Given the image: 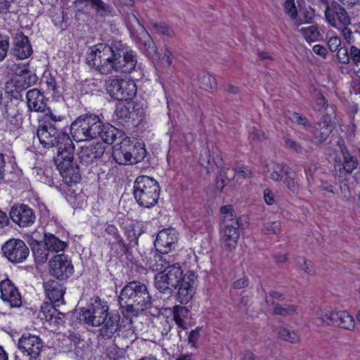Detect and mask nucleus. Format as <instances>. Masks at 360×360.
I'll use <instances>...</instances> for the list:
<instances>
[{
    "label": "nucleus",
    "mask_w": 360,
    "mask_h": 360,
    "mask_svg": "<svg viewBox=\"0 0 360 360\" xmlns=\"http://www.w3.org/2000/svg\"><path fill=\"white\" fill-rule=\"evenodd\" d=\"M285 179L283 182L286 187L293 193H297L299 190V182L297 179V174L289 168V172L285 174Z\"/></svg>",
    "instance_id": "39"
},
{
    "label": "nucleus",
    "mask_w": 360,
    "mask_h": 360,
    "mask_svg": "<svg viewBox=\"0 0 360 360\" xmlns=\"http://www.w3.org/2000/svg\"><path fill=\"white\" fill-rule=\"evenodd\" d=\"M337 146L342 155L343 162H342L340 160H335L334 166L336 169H338L340 174H350L357 168L359 162L355 156L349 153L343 139H339L337 141Z\"/></svg>",
    "instance_id": "14"
},
{
    "label": "nucleus",
    "mask_w": 360,
    "mask_h": 360,
    "mask_svg": "<svg viewBox=\"0 0 360 360\" xmlns=\"http://www.w3.org/2000/svg\"><path fill=\"white\" fill-rule=\"evenodd\" d=\"M200 83L205 89H213L217 86L216 79L207 73L203 74L200 77Z\"/></svg>",
    "instance_id": "50"
},
{
    "label": "nucleus",
    "mask_w": 360,
    "mask_h": 360,
    "mask_svg": "<svg viewBox=\"0 0 360 360\" xmlns=\"http://www.w3.org/2000/svg\"><path fill=\"white\" fill-rule=\"evenodd\" d=\"M335 311H330L327 309H319L315 311L316 318L321 323L328 325H333Z\"/></svg>",
    "instance_id": "42"
},
{
    "label": "nucleus",
    "mask_w": 360,
    "mask_h": 360,
    "mask_svg": "<svg viewBox=\"0 0 360 360\" xmlns=\"http://www.w3.org/2000/svg\"><path fill=\"white\" fill-rule=\"evenodd\" d=\"M283 301L285 297L283 293L278 291H271L268 295H266V302L267 304L272 305L273 307L276 304L274 302V300Z\"/></svg>",
    "instance_id": "60"
},
{
    "label": "nucleus",
    "mask_w": 360,
    "mask_h": 360,
    "mask_svg": "<svg viewBox=\"0 0 360 360\" xmlns=\"http://www.w3.org/2000/svg\"><path fill=\"white\" fill-rule=\"evenodd\" d=\"M44 244L50 252H59L63 250L67 244L65 242L56 238L52 233L44 234Z\"/></svg>",
    "instance_id": "31"
},
{
    "label": "nucleus",
    "mask_w": 360,
    "mask_h": 360,
    "mask_svg": "<svg viewBox=\"0 0 360 360\" xmlns=\"http://www.w3.org/2000/svg\"><path fill=\"white\" fill-rule=\"evenodd\" d=\"M284 142H285V146L288 148L295 151L296 153H297L299 155H304L307 152V150L302 146H301L298 142H297L296 141H295L294 139H292L290 137H288V136L285 137Z\"/></svg>",
    "instance_id": "47"
},
{
    "label": "nucleus",
    "mask_w": 360,
    "mask_h": 360,
    "mask_svg": "<svg viewBox=\"0 0 360 360\" xmlns=\"http://www.w3.org/2000/svg\"><path fill=\"white\" fill-rule=\"evenodd\" d=\"M74 150L72 149L70 153L62 152L54 158V162L63 178V181L67 184L77 182L80 179L77 166L73 162Z\"/></svg>",
    "instance_id": "8"
},
{
    "label": "nucleus",
    "mask_w": 360,
    "mask_h": 360,
    "mask_svg": "<svg viewBox=\"0 0 360 360\" xmlns=\"http://www.w3.org/2000/svg\"><path fill=\"white\" fill-rule=\"evenodd\" d=\"M35 172L37 173V176H39V178H38L39 181L46 183V184H48L51 181V178L49 176V174H50L49 169H42L41 168H37L35 169Z\"/></svg>",
    "instance_id": "63"
},
{
    "label": "nucleus",
    "mask_w": 360,
    "mask_h": 360,
    "mask_svg": "<svg viewBox=\"0 0 360 360\" xmlns=\"http://www.w3.org/2000/svg\"><path fill=\"white\" fill-rule=\"evenodd\" d=\"M44 289L46 297L55 306L59 307L63 303L65 290L58 281L49 280L44 283Z\"/></svg>",
    "instance_id": "24"
},
{
    "label": "nucleus",
    "mask_w": 360,
    "mask_h": 360,
    "mask_svg": "<svg viewBox=\"0 0 360 360\" xmlns=\"http://www.w3.org/2000/svg\"><path fill=\"white\" fill-rule=\"evenodd\" d=\"M32 252L35 262L38 264H44L47 261L50 251L44 243L34 245L32 249Z\"/></svg>",
    "instance_id": "35"
},
{
    "label": "nucleus",
    "mask_w": 360,
    "mask_h": 360,
    "mask_svg": "<svg viewBox=\"0 0 360 360\" xmlns=\"http://www.w3.org/2000/svg\"><path fill=\"white\" fill-rule=\"evenodd\" d=\"M175 258L165 252H152L147 259V266L153 271L162 272L175 263Z\"/></svg>",
    "instance_id": "21"
},
{
    "label": "nucleus",
    "mask_w": 360,
    "mask_h": 360,
    "mask_svg": "<svg viewBox=\"0 0 360 360\" xmlns=\"http://www.w3.org/2000/svg\"><path fill=\"white\" fill-rule=\"evenodd\" d=\"M120 316L117 314H109L100 329L101 335L105 338H111L118 330Z\"/></svg>",
    "instance_id": "27"
},
{
    "label": "nucleus",
    "mask_w": 360,
    "mask_h": 360,
    "mask_svg": "<svg viewBox=\"0 0 360 360\" xmlns=\"http://www.w3.org/2000/svg\"><path fill=\"white\" fill-rule=\"evenodd\" d=\"M86 63L102 75L129 74L136 71V53L121 41L99 43L89 48Z\"/></svg>",
    "instance_id": "1"
},
{
    "label": "nucleus",
    "mask_w": 360,
    "mask_h": 360,
    "mask_svg": "<svg viewBox=\"0 0 360 360\" xmlns=\"http://www.w3.org/2000/svg\"><path fill=\"white\" fill-rule=\"evenodd\" d=\"M106 89L112 98L118 101L132 100L137 93L136 85L131 79H110Z\"/></svg>",
    "instance_id": "9"
},
{
    "label": "nucleus",
    "mask_w": 360,
    "mask_h": 360,
    "mask_svg": "<svg viewBox=\"0 0 360 360\" xmlns=\"http://www.w3.org/2000/svg\"><path fill=\"white\" fill-rule=\"evenodd\" d=\"M125 235L127 240H129V246L134 247L136 245H137L139 234L137 233L136 231L133 226H129L126 228Z\"/></svg>",
    "instance_id": "52"
},
{
    "label": "nucleus",
    "mask_w": 360,
    "mask_h": 360,
    "mask_svg": "<svg viewBox=\"0 0 360 360\" xmlns=\"http://www.w3.org/2000/svg\"><path fill=\"white\" fill-rule=\"evenodd\" d=\"M105 232L111 236L116 243L121 247L126 248L127 245L119 233L117 228L113 224H108L105 228Z\"/></svg>",
    "instance_id": "45"
},
{
    "label": "nucleus",
    "mask_w": 360,
    "mask_h": 360,
    "mask_svg": "<svg viewBox=\"0 0 360 360\" xmlns=\"http://www.w3.org/2000/svg\"><path fill=\"white\" fill-rule=\"evenodd\" d=\"M10 217L20 227L30 226L36 220L34 211L25 204L13 206L10 211Z\"/></svg>",
    "instance_id": "15"
},
{
    "label": "nucleus",
    "mask_w": 360,
    "mask_h": 360,
    "mask_svg": "<svg viewBox=\"0 0 360 360\" xmlns=\"http://www.w3.org/2000/svg\"><path fill=\"white\" fill-rule=\"evenodd\" d=\"M200 162L203 166L210 162V153L207 146L203 147L200 152Z\"/></svg>",
    "instance_id": "64"
},
{
    "label": "nucleus",
    "mask_w": 360,
    "mask_h": 360,
    "mask_svg": "<svg viewBox=\"0 0 360 360\" xmlns=\"http://www.w3.org/2000/svg\"><path fill=\"white\" fill-rule=\"evenodd\" d=\"M130 107L125 105H117L115 110V115L117 120L124 121L131 117V112L129 110Z\"/></svg>",
    "instance_id": "49"
},
{
    "label": "nucleus",
    "mask_w": 360,
    "mask_h": 360,
    "mask_svg": "<svg viewBox=\"0 0 360 360\" xmlns=\"http://www.w3.org/2000/svg\"><path fill=\"white\" fill-rule=\"evenodd\" d=\"M312 108L316 111L325 112L323 115H327L330 112L328 111L330 108L334 110L332 106L328 104L326 98L320 93L317 94Z\"/></svg>",
    "instance_id": "41"
},
{
    "label": "nucleus",
    "mask_w": 360,
    "mask_h": 360,
    "mask_svg": "<svg viewBox=\"0 0 360 360\" xmlns=\"http://www.w3.org/2000/svg\"><path fill=\"white\" fill-rule=\"evenodd\" d=\"M140 43L139 44L140 49L144 50L148 55L152 56L157 53V47L147 32V35H139Z\"/></svg>",
    "instance_id": "37"
},
{
    "label": "nucleus",
    "mask_w": 360,
    "mask_h": 360,
    "mask_svg": "<svg viewBox=\"0 0 360 360\" xmlns=\"http://www.w3.org/2000/svg\"><path fill=\"white\" fill-rule=\"evenodd\" d=\"M4 255L13 264L25 262L30 255V250L25 243L19 238H11L1 247Z\"/></svg>",
    "instance_id": "10"
},
{
    "label": "nucleus",
    "mask_w": 360,
    "mask_h": 360,
    "mask_svg": "<svg viewBox=\"0 0 360 360\" xmlns=\"http://www.w3.org/2000/svg\"><path fill=\"white\" fill-rule=\"evenodd\" d=\"M129 155V154L127 141L124 139L120 146L114 148L112 157L115 162L119 165H126L131 164V159Z\"/></svg>",
    "instance_id": "30"
},
{
    "label": "nucleus",
    "mask_w": 360,
    "mask_h": 360,
    "mask_svg": "<svg viewBox=\"0 0 360 360\" xmlns=\"http://www.w3.org/2000/svg\"><path fill=\"white\" fill-rule=\"evenodd\" d=\"M65 117L62 115H56L54 114L50 109L48 110V112H46L44 118L42 121L50 122V123H53L55 125H57V123L62 122L65 120Z\"/></svg>",
    "instance_id": "59"
},
{
    "label": "nucleus",
    "mask_w": 360,
    "mask_h": 360,
    "mask_svg": "<svg viewBox=\"0 0 360 360\" xmlns=\"http://www.w3.org/2000/svg\"><path fill=\"white\" fill-rule=\"evenodd\" d=\"M278 334L281 339L291 343H296L300 340L299 335L295 331H292L286 328H279Z\"/></svg>",
    "instance_id": "43"
},
{
    "label": "nucleus",
    "mask_w": 360,
    "mask_h": 360,
    "mask_svg": "<svg viewBox=\"0 0 360 360\" xmlns=\"http://www.w3.org/2000/svg\"><path fill=\"white\" fill-rule=\"evenodd\" d=\"M119 335H121L124 338H127L131 341H133L136 339V334L134 330L132 328L131 321L128 323V327L120 326L119 328Z\"/></svg>",
    "instance_id": "53"
},
{
    "label": "nucleus",
    "mask_w": 360,
    "mask_h": 360,
    "mask_svg": "<svg viewBox=\"0 0 360 360\" xmlns=\"http://www.w3.org/2000/svg\"><path fill=\"white\" fill-rule=\"evenodd\" d=\"M49 266L51 274L61 281L66 280L74 271L71 260L65 254L55 255L49 262Z\"/></svg>",
    "instance_id": "11"
},
{
    "label": "nucleus",
    "mask_w": 360,
    "mask_h": 360,
    "mask_svg": "<svg viewBox=\"0 0 360 360\" xmlns=\"http://www.w3.org/2000/svg\"><path fill=\"white\" fill-rule=\"evenodd\" d=\"M43 78L46 83L48 91H51L53 94L59 93L56 80L51 74L44 75Z\"/></svg>",
    "instance_id": "55"
},
{
    "label": "nucleus",
    "mask_w": 360,
    "mask_h": 360,
    "mask_svg": "<svg viewBox=\"0 0 360 360\" xmlns=\"http://www.w3.org/2000/svg\"><path fill=\"white\" fill-rule=\"evenodd\" d=\"M0 292L1 298L10 307H19L22 305L21 296L18 290L9 279L0 282Z\"/></svg>",
    "instance_id": "19"
},
{
    "label": "nucleus",
    "mask_w": 360,
    "mask_h": 360,
    "mask_svg": "<svg viewBox=\"0 0 360 360\" xmlns=\"http://www.w3.org/2000/svg\"><path fill=\"white\" fill-rule=\"evenodd\" d=\"M105 152L103 143L98 142L96 144H89L81 148L78 153L79 161L82 164L88 166L94 164L101 158Z\"/></svg>",
    "instance_id": "20"
},
{
    "label": "nucleus",
    "mask_w": 360,
    "mask_h": 360,
    "mask_svg": "<svg viewBox=\"0 0 360 360\" xmlns=\"http://www.w3.org/2000/svg\"><path fill=\"white\" fill-rule=\"evenodd\" d=\"M239 227L238 221H233L232 223H227L224 226L221 230V234H227L233 236V238H239Z\"/></svg>",
    "instance_id": "44"
},
{
    "label": "nucleus",
    "mask_w": 360,
    "mask_h": 360,
    "mask_svg": "<svg viewBox=\"0 0 360 360\" xmlns=\"http://www.w3.org/2000/svg\"><path fill=\"white\" fill-rule=\"evenodd\" d=\"M328 111L330 112H328L327 115L323 116L322 121L316 123L314 126L312 141L316 144H320L324 142L333 129L332 120L335 111L330 108Z\"/></svg>",
    "instance_id": "17"
},
{
    "label": "nucleus",
    "mask_w": 360,
    "mask_h": 360,
    "mask_svg": "<svg viewBox=\"0 0 360 360\" xmlns=\"http://www.w3.org/2000/svg\"><path fill=\"white\" fill-rule=\"evenodd\" d=\"M337 58L341 63L348 64L349 63V53L345 47H340L338 50Z\"/></svg>",
    "instance_id": "62"
},
{
    "label": "nucleus",
    "mask_w": 360,
    "mask_h": 360,
    "mask_svg": "<svg viewBox=\"0 0 360 360\" xmlns=\"http://www.w3.org/2000/svg\"><path fill=\"white\" fill-rule=\"evenodd\" d=\"M158 182L148 176H139L134 185V195L138 204L145 208L153 207L160 195Z\"/></svg>",
    "instance_id": "5"
},
{
    "label": "nucleus",
    "mask_w": 360,
    "mask_h": 360,
    "mask_svg": "<svg viewBox=\"0 0 360 360\" xmlns=\"http://www.w3.org/2000/svg\"><path fill=\"white\" fill-rule=\"evenodd\" d=\"M151 30L155 33L165 35L167 37L172 38L175 36V32L172 27L163 22H151Z\"/></svg>",
    "instance_id": "36"
},
{
    "label": "nucleus",
    "mask_w": 360,
    "mask_h": 360,
    "mask_svg": "<svg viewBox=\"0 0 360 360\" xmlns=\"http://www.w3.org/2000/svg\"><path fill=\"white\" fill-rule=\"evenodd\" d=\"M20 103L17 101H7L2 110V115L8 123L11 130H15L21 127L22 116L20 112Z\"/></svg>",
    "instance_id": "18"
},
{
    "label": "nucleus",
    "mask_w": 360,
    "mask_h": 360,
    "mask_svg": "<svg viewBox=\"0 0 360 360\" xmlns=\"http://www.w3.org/2000/svg\"><path fill=\"white\" fill-rule=\"evenodd\" d=\"M326 6L325 18L327 22L333 27H338L337 21L343 26L349 25L350 18L345 9L338 2H324Z\"/></svg>",
    "instance_id": "13"
},
{
    "label": "nucleus",
    "mask_w": 360,
    "mask_h": 360,
    "mask_svg": "<svg viewBox=\"0 0 360 360\" xmlns=\"http://www.w3.org/2000/svg\"><path fill=\"white\" fill-rule=\"evenodd\" d=\"M151 296L145 284L132 281L126 285L119 296V304L122 314L127 319L136 316L140 311L152 305Z\"/></svg>",
    "instance_id": "3"
},
{
    "label": "nucleus",
    "mask_w": 360,
    "mask_h": 360,
    "mask_svg": "<svg viewBox=\"0 0 360 360\" xmlns=\"http://www.w3.org/2000/svg\"><path fill=\"white\" fill-rule=\"evenodd\" d=\"M70 131L76 141L101 138L103 142L112 144L116 139V129L104 124L95 114H84L77 117L70 125Z\"/></svg>",
    "instance_id": "2"
},
{
    "label": "nucleus",
    "mask_w": 360,
    "mask_h": 360,
    "mask_svg": "<svg viewBox=\"0 0 360 360\" xmlns=\"http://www.w3.org/2000/svg\"><path fill=\"white\" fill-rule=\"evenodd\" d=\"M75 3L76 4L86 3V5H90L97 15L102 18L116 15V9L102 0H75Z\"/></svg>",
    "instance_id": "26"
},
{
    "label": "nucleus",
    "mask_w": 360,
    "mask_h": 360,
    "mask_svg": "<svg viewBox=\"0 0 360 360\" xmlns=\"http://www.w3.org/2000/svg\"><path fill=\"white\" fill-rule=\"evenodd\" d=\"M124 140L127 141L129 156L131 159V164H136L143 160L146 153L143 144L136 139L125 138Z\"/></svg>",
    "instance_id": "28"
},
{
    "label": "nucleus",
    "mask_w": 360,
    "mask_h": 360,
    "mask_svg": "<svg viewBox=\"0 0 360 360\" xmlns=\"http://www.w3.org/2000/svg\"><path fill=\"white\" fill-rule=\"evenodd\" d=\"M18 347L20 352L31 360L39 356L43 342L38 335L27 333L20 338Z\"/></svg>",
    "instance_id": "12"
},
{
    "label": "nucleus",
    "mask_w": 360,
    "mask_h": 360,
    "mask_svg": "<svg viewBox=\"0 0 360 360\" xmlns=\"http://www.w3.org/2000/svg\"><path fill=\"white\" fill-rule=\"evenodd\" d=\"M12 54L18 59L22 60L28 58L32 53V49L29 43L28 38L22 32L16 34L13 40Z\"/></svg>",
    "instance_id": "23"
},
{
    "label": "nucleus",
    "mask_w": 360,
    "mask_h": 360,
    "mask_svg": "<svg viewBox=\"0 0 360 360\" xmlns=\"http://www.w3.org/2000/svg\"><path fill=\"white\" fill-rule=\"evenodd\" d=\"M289 168L286 165L272 162L266 172L270 179L275 181H279L282 179L283 174L289 172Z\"/></svg>",
    "instance_id": "32"
},
{
    "label": "nucleus",
    "mask_w": 360,
    "mask_h": 360,
    "mask_svg": "<svg viewBox=\"0 0 360 360\" xmlns=\"http://www.w3.org/2000/svg\"><path fill=\"white\" fill-rule=\"evenodd\" d=\"M221 240H223L224 246L229 250H232L236 247L238 238H233V236L230 235L221 234Z\"/></svg>",
    "instance_id": "61"
},
{
    "label": "nucleus",
    "mask_w": 360,
    "mask_h": 360,
    "mask_svg": "<svg viewBox=\"0 0 360 360\" xmlns=\"http://www.w3.org/2000/svg\"><path fill=\"white\" fill-rule=\"evenodd\" d=\"M27 105L30 111L45 112L46 102L44 95L37 89L29 90L26 94Z\"/></svg>",
    "instance_id": "25"
},
{
    "label": "nucleus",
    "mask_w": 360,
    "mask_h": 360,
    "mask_svg": "<svg viewBox=\"0 0 360 360\" xmlns=\"http://www.w3.org/2000/svg\"><path fill=\"white\" fill-rule=\"evenodd\" d=\"M178 238L179 233L176 229H162L158 233L154 243L156 250L168 253L176 247Z\"/></svg>",
    "instance_id": "16"
},
{
    "label": "nucleus",
    "mask_w": 360,
    "mask_h": 360,
    "mask_svg": "<svg viewBox=\"0 0 360 360\" xmlns=\"http://www.w3.org/2000/svg\"><path fill=\"white\" fill-rule=\"evenodd\" d=\"M179 285L177 300L181 304H186L192 299L195 292L194 274H186Z\"/></svg>",
    "instance_id": "22"
},
{
    "label": "nucleus",
    "mask_w": 360,
    "mask_h": 360,
    "mask_svg": "<svg viewBox=\"0 0 360 360\" xmlns=\"http://www.w3.org/2000/svg\"><path fill=\"white\" fill-rule=\"evenodd\" d=\"M357 67L360 66V49L354 46H352L349 51V60ZM360 77V68L357 72Z\"/></svg>",
    "instance_id": "57"
},
{
    "label": "nucleus",
    "mask_w": 360,
    "mask_h": 360,
    "mask_svg": "<svg viewBox=\"0 0 360 360\" xmlns=\"http://www.w3.org/2000/svg\"><path fill=\"white\" fill-rule=\"evenodd\" d=\"M108 314L107 302L97 296L91 297L86 307L80 309V319L94 327L101 326Z\"/></svg>",
    "instance_id": "6"
},
{
    "label": "nucleus",
    "mask_w": 360,
    "mask_h": 360,
    "mask_svg": "<svg viewBox=\"0 0 360 360\" xmlns=\"http://www.w3.org/2000/svg\"><path fill=\"white\" fill-rule=\"evenodd\" d=\"M298 32L309 43L319 41L321 37L320 32L316 25H310L308 27H302L298 30Z\"/></svg>",
    "instance_id": "34"
},
{
    "label": "nucleus",
    "mask_w": 360,
    "mask_h": 360,
    "mask_svg": "<svg viewBox=\"0 0 360 360\" xmlns=\"http://www.w3.org/2000/svg\"><path fill=\"white\" fill-rule=\"evenodd\" d=\"M188 314V309L184 306H175L174 307L173 315L175 323L182 328H185L184 319Z\"/></svg>",
    "instance_id": "40"
},
{
    "label": "nucleus",
    "mask_w": 360,
    "mask_h": 360,
    "mask_svg": "<svg viewBox=\"0 0 360 360\" xmlns=\"http://www.w3.org/2000/svg\"><path fill=\"white\" fill-rule=\"evenodd\" d=\"M108 356L114 360L122 358L124 355V351L122 349L118 347L115 345H112L108 347L107 349Z\"/></svg>",
    "instance_id": "58"
},
{
    "label": "nucleus",
    "mask_w": 360,
    "mask_h": 360,
    "mask_svg": "<svg viewBox=\"0 0 360 360\" xmlns=\"http://www.w3.org/2000/svg\"><path fill=\"white\" fill-rule=\"evenodd\" d=\"M285 12L290 15L291 18L295 19L297 15V10L295 4V0H285L284 4Z\"/></svg>",
    "instance_id": "56"
},
{
    "label": "nucleus",
    "mask_w": 360,
    "mask_h": 360,
    "mask_svg": "<svg viewBox=\"0 0 360 360\" xmlns=\"http://www.w3.org/2000/svg\"><path fill=\"white\" fill-rule=\"evenodd\" d=\"M37 136L44 148L56 147L57 155L60 154L61 150L70 153L72 149H75V145L70 136L60 131L58 129V125L50 122H41L37 130Z\"/></svg>",
    "instance_id": "4"
},
{
    "label": "nucleus",
    "mask_w": 360,
    "mask_h": 360,
    "mask_svg": "<svg viewBox=\"0 0 360 360\" xmlns=\"http://www.w3.org/2000/svg\"><path fill=\"white\" fill-rule=\"evenodd\" d=\"M221 213L223 214L224 226L227 223H232L233 221H238L231 205H225L221 207Z\"/></svg>",
    "instance_id": "46"
},
{
    "label": "nucleus",
    "mask_w": 360,
    "mask_h": 360,
    "mask_svg": "<svg viewBox=\"0 0 360 360\" xmlns=\"http://www.w3.org/2000/svg\"><path fill=\"white\" fill-rule=\"evenodd\" d=\"M273 314L282 316H290L298 314V306L293 304H276L273 307Z\"/></svg>",
    "instance_id": "33"
},
{
    "label": "nucleus",
    "mask_w": 360,
    "mask_h": 360,
    "mask_svg": "<svg viewBox=\"0 0 360 360\" xmlns=\"http://www.w3.org/2000/svg\"><path fill=\"white\" fill-rule=\"evenodd\" d=\"M296 264L297 266H299L301 269L304 271L305 273L309 275H314L316 273L315 268L310 261H307L303 257H297L296 259Z\"/></svg>",
    "instance_id": "48"
},
{
    "label": "nucleus",
    "mask_w": 360,
    "mask_h": 360,
    "mask_svg": "<svg viewBox=\"0 0 360 360\" xmlns=\"http://www.w3.org/2000/svg\"><path fill=\"white\" fill-rule=\"evenodd\" d=\"M333 326L352 330L355 327V321L353 316L346 311H335Z\"/></svg>",
    "instance_id": "29"
},
{
    "label": "nucleus",
    "mask_w": 360,
    "mask_h": 360,
    "mask_svg": "<svg viewBox=\"0 0 360 360\" xmlns=\"http://www.w3.org/2000/svg\"><path fill=\"white\" fill-rule=\"evenodd\" d=\"M183 278V271L180 264L175 262L155 276L154 284L160 292L168 295L176 288Z\"/></svg>",
    "instance_id": "7"
},
{
    "label": "nucleus",
    "mask_w": 360,
    "mask_h": 360,
    "mask_svg": "<svg viewBox=\"0 0 360 360\" xmlns=\"http://www.w3.org/2000/svg\"><path fill=\"white\" fill-rule=\"evenodd\" d=\"M233 170L234 172V174L232 177V179L234 177L235 175H237L239 177L242 178H251L252 176V170L245 165H238L233 168Z\"/></svg>",
    "instance_id": "51"
},
{
    "label": "nucleus",
    "mask_w": 360,
    "mask_h": 360,
    "mask_svg": "<svg viewBox=\"0 0 360 360\" xmlns=\"http://www.w3.org/2000/svg\"><path fill=\"white\" fill-rule=\"evenodd\" d=\"M281 226L279 221H268L264 224V230L267 234H278L281 232Z\"/></svg>",
    "instance_id": "54"
},
{
    "label": "nucleus",
    "mask_w": 360,
    "mask_h": 360,
    "mask_svg": "<svg viewBox=\"0 0 360 360\" xmlns=\"http://www.w3.org/2000/svg\"><path fill=\"white\" fill-rule=\"evenodd\" d=\"M128 28L131 34L136 35V32H138L139 35H147L146 30L134 14L128 16Z\"/></svg>",
    "instance_id": "38"
}]
</instances>
